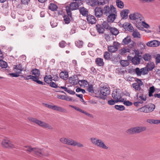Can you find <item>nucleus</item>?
<instances>
[{"label": "nucleus", "mask_w": 160, "mask_h": 160, "mask_svg": "<svg viewBox=\"0 0 160 160\" xmlns=\"http://www.w3.org/2000/svg\"><path fill=\"white\" fill-rule=\"evenodd\" d=\"M23 150L28 153H34L39 157H42L44 155L42 149L38 148H32L30 146H25Z\"/></svg>", "instance_id": "nucleus-1"}, {"label": "nucleus", "mask_w": 160, "mask_h": 160, "mask_svg": "<svg viewBox=\"0 0 160 160\" xmlns=\"http://www.w3.org/2000/svg\"><path fill=\"white\" fill-rule=\"evenodd\" d=\"M28 120L31 122L38 124V125L42 127V128H47L49 129H53V128L49 124L39 120L36 118H29Z\"/></svg>", "instance_id": "nucleus-2"}, {"label": "nucleus", "mask_w": 160, "mask_h": 160, "mask_svg": "<svg viewBox=\"0 0 160 160\" xmlns=\"http://www.w3.org/2000/svg\"><path fill=\"white\" fill-rule=\"evenodd\" d=\"M79 5L77 2H72L69 6L65 7L67 15L70 17H72L71 11L78 9Z\"/></svg>", "instance_id": "nucleus-3"}, {"label": "nucleus", "mask_w": 160, "mask_h": 160, "mask_svg": "<svg viewBox=\"0 0 160 160\" xmlns=\"http://www.w3.org/2000/svg\"><path fill=\"white\" fill-rule=\"evenodd\" d=\"M90 139L92 143L97 147L105 149L108 148L102 140L94 138H92Z\"/></svg>", "instance_id": "nucleus-4"}, {"label": "nucleus", "mask_w": 160, "mask_h": 160, "mask_svg": "<svg viewBox=\"0 0 160 160\" xmlns=\"http://www.w3.org/2000/svg\"><path fill=\"white\" fill-rule=\"evenodd\" d=\"M146 129V128L144 126L136 127L128 129L127 131V133L129 134H133L134 133H139L145 131Z\"/></svg>", "instance_id": "nucleus-5"}, {"label": "nucleus", "mask_w": 160, "mask_h": 160, "mask_svg": "<svg viewBox=\"0 0 160 160\" xmlns=\"http://www.w3.org/2000/svg\"><path fill=\"white\" fill-rule=\"evenodd\" d=\"M107 16V21L108 22L112 23L114 21L117 15L116 9L113 6H112L111 8L110 13Z\"/></svg>", "instance_id": "nucleus-6"}, {"label": "nucleus", "mask_w": 160, "mask_h": 160, "mask_svg": "<svg viewBox=\"0 0 160 160\" xmlns=\"http://www.w3.org/2000/svg\"><path fill=\"white\" fill-rule=\"evenodd\" d=\"M100 91L102 95V96L101 97V98L103 100L105 99L107 96L110 93L109 88L106 86L101 87Z\"/></svg>", "instance_id": "nucleus-7"}, {"label": "nucleus", "mask_w": 160, "mask_h": 160, "mask_svg": "<svg viewBox=\"0 0 160 160\" xmlns=\"http://www.w3.org/2000/svg\"><path fill=\"white\" fill-rule=\"evenodd\" d=\"M43 104H44L46 107L52 110L57 111L63 113H67V110L66 109L58 106L52 105L44 103Z\"/></svg>", "instance_id": "nucleus-8"}, {"label": "nucleus", "mask_w": 160, "mask_h": 160, "mask_svg": "<svg viewBox=\"0 0 160 160\" xmlns=\"http://www.w3.org/2000/svg\"><path fill=\"white\" fill-rule=\"evenodd\" d=\"M129 18L131 20H138L141 21L142 20V17L140 13L138 12H134L129 15Z\"/></svg>", "instance_id": "nucleus-9"}, {"label": "nucleus", "mask_w": 160, "mask_h": 160, "mask_svg": "<svg viewBox=\"0 0 160 160\" xmlns=\"http://www.w3.org/2000/svg\"><path fill=\"white\" fill-rule=\"evenodd\" d=\"M2 145L3 147L8 148H15L14 145L12 143L11 141L8 139H4L2 142Z\"/></svg>", "instance_id": "nucleus-10"}, {"label": "nucleus", "mask_w": 160, "mask_h": 160, "mask_svg": "<svg viewBox=\"0 0 160 160\" xmlns=\"http://www.w3.org/2000/svg\"><path fill=\"white\" fill-rule=\"evenodd\" d=\"M120 44L119 43L114 42H113V45L110 46L108 47V50L111 52H114L117 51L118 48L119 47Z\"/></svg>", "instance_id": "nucleus-11"}, {"label": "nucleus", "mask_w": 160, "mask_h": 160, "mask_svg": "<svg viewBox=\"0 0 160 160\" xmlns=\"http://www.w3.org/2000/svg\"><path fill=\"white\" fill-rule=\"evenodd\" d=\"M112 97L114 100H120L122 99H124L122 98V94L117 90L113 91L112 94Z\"/></svg>", "instance_id": "nucleus-12"}, {"label": "nucleus", "mask_w": 160, "mask_h": 160, "mask_svg": "<svg viewBox=\"0 0 160 160\" xmlns=\"http://www.w3.org/2000/svg\"><path fill=\"white\" fill-rule=\"evenodd\" d=\"M94 15L97 18H101L103 15V10L99 7H96L94 10Z\"/></svg>", "instance_id": "nucleus-13"}, {"label": "nucleus", "mask_w": 160, "mask_h": 160, "mask_svg": "<svg viewBox=\"0 0 160 160\" xmlns=\"http://www.w3.org/2000/svg\"><path fill=\"white\" fill-rule=\"evenodd\" d=\"M60 141L62 143L68 145L72 146L73 140L68 138H62L60 139Z\"/></svg>", "instance_id": "nucleus-14"}, {"label": "nucleus", "mask_w": 160, "mask_h": 160, "mask_svg": "<svg viewBox=\"0 0 160 160\" xmlns=\"http://www.w3.org/2000/svg\"><path fill=\"white\" fill-rule=\"evenodd\" d=\"M146 45L147 46L150 47H157L160 45V42L158 41L154 40L148 42Z\"/></svg>", "instance_id": "nucleus-15"}, {"label": "nucleus", "mask_w": 160, "mask_h": 160, "mask_svg": "<svg viewBox=\"0 0 160 160\" xmlns=\"http://www.w3.org/2000/svg\"><path fill=\"white\" fill-rule=\"evenodd\" d=\"M141 56L139 55V53L137 56H135L132 59V62L134 65H137L140 63Z\"/></svg>", "instance_id": "nucleus-16"}, {"label": "nucleus", "mask_w": 160, "mask_h": 160, "mask_svg": "<svg viewBox=\"0 0 160 160\" xmlns=\"http://www.w3.org/2000/svg\"><path fill=\"white\" fill-rule=\"evenodd\" d=\"M78 78L77 75H74L73 77H71L69 78V82L72 84L76 85L78 82Z\"/></svg>", "instance_id": "nucleus-17"}, {"label": "nucleus", "mask_w": 160, "mask_h": 160, "mask_svg": "<svg viewBox=\"0 0 160 160\" xmlns=\"http://www.w3.org/2000/svg\"><path fill=\"white\" fill-rule=\"evenodd\" d=\"M112 6H113L111 5L110 8L108 6L106 5L102 9L103 14L107 16L111 12V8Z\"/></svg>", "instance_id": "nucleus-18"}, {"label": "nucleus", "mask_w": 160, "mask_h": 160, "mask_svg": "<svg viewBox=\"0 0 160 160\" xmlns=\"http://www.w3.org/2000/svg\"><path fill=\"white\" fill-rule=\"evenodd\" d=\"M87 17V20L89 23L92 24L96 23V20L94 16L91 15H88Z\"/></svg>", "instance_id": "nucleus-19"}, {"label": "nucleus", "mask_w": 160, "mask_h": 160, "mask_svg": "<svg viewBox=\"0 0 160 160\" xmlns=\"http://www.w3.org/2000/svg\"><path fill=\"white\" fill-rule=\"evenodd\" d=\"M129 10L126 9L122 10L120 13V15L122 19H126L127 18L128 14L129 13Z\"/></svg>", "instance_id": "nucleus-20"}, {"label": "nucleus", "mask_w": 160, "mask_h": 160, "mask_svg": "<svg viewBox=\"0 0 160 160\" xmlns=\"http://www.w3.org/2000/svg\"><path fill=\"white\" fill-rule=\"evenodd\" d=\"M80 13L84 16H87L88 15V11L86 8L84 7H80L79 8Z\"/></svg>", "instance_id": "nucleus-21"}, {"label": "nucleus", "mask_w": 160, "mask_h": 160, "mask_svg": "<svg viewBox=\"0 0 160 160\" xmlns=\"http://www.w3.org/2000/svg\"><path fill=\"white\" fill-rule=\"evenodd\" d=\"M95 62L97 65L99 67H102L104 65L103 59L101 58H97L95 60Z\"/></svg>", "instance_id": "nucleus-22"}, {"label": "nucleus", "mask_w": 160, "mask_h": 160, "mask_svg": "<svg viewBox=\"0 0 160 160\" xmlns=\"http://www.w3.org/2000/svg\"><path fill=\"white\" fill-rule=\"evenodd\" d=\"M131 42V39L129 36H128L122 40V44L123 45H126Z\"/></svg>", "instance_id": "nucleus-23"}, {"label": "nucleus", "mask_w": 160, "mask_h": 160, "mask_svg": "<svg viewBox=\"0 0 160 160\" xmlns=\"http://www.w3.org/2000/svg\"><path fill=\"white\" fill-rule=\"evenodd\" d=\"M96 28L98 32L100 34H103L105 30L101 25L98 24L96 25Z\"/></svg>", "instance_id": "nucleus-24"}, {"label": "nucleus", "mask_w": 160, "mask_h": 160, "mask_svg": "<svg viewBox=\"0 0 160 160\" xmlns=\"http://www.w3.org/2000/svg\"><path fill=\"white\" fill-rule=\"evenodd\" d=\"M146 67L149 71H152L155 67L154 63L151 62H148L146 65Z\"/></svg>", "instance_id": "nucleus-25"}, {"label": "nucleus", "mask_w": 160, "mask_h": 160, "mask_svg": "<svg viewBox=\"0 0 160 160\" xmlns=\"http://www.w3.org/2000/svg\"><path fill=\"white\" fill-rule=\"evenodd\" d=\"M109 30L112 35L115 36H116L119 33V31L118 29L115 27H111Z\"/></svg>", "instance_id": "nucleus-26"}, {"label": "nucleus", "mask_w": 160, "mask_h": 160, "mask_svg": "<svg viewBox=\"0 0 160 160\" xmlns=\"http://www.w3.org/2000/svg\"><path fill=\"white\" fill-rule=\"evenodd\" d=\"M14 68L17 70L18 72L21 73L22 71H24V68L22 67V65L21 63H19L17 65H14Z\"/></svg>", "instance_id": "nucleus-27"}, {"label": "nucleus", "mask_w": 160, "mask_h": 160, "mask_svg": "<svg viewBox=\"0 0 160 160\" xmlns=\"http://www.w3.org/2000/svg\"><path fill=\"white\" fill-rule=\"evenodd\" d=\"M59 76L61 78L65 80L67 79L68 77V72H62L60 73Z\"/></svg>", "instance_id": "nucleus-28"}, {"label": "nucleus", "mask_w": 160, "mask_h": 160, "mask_svg": "<svg viewBox=\"0 0 160 160\" xmlns=\"http://www.w3.org/2000/svg\"><path fill=\"white\" fill-rule=\"evenodd\" d=\"M151 55L149 53H145L143 55L142 58L145 61H149L151 59Z\"/></svg>", "instance_id": "nucleus-29"}, {"label": "nucleus", "mask_w": 160, "mask_h": 160, "mask_svg": "<svg viewBox=\"0 0 160 160\" xmlns=\"http://www.w3.org/2000/svg\"><path fill=\"white\" fill-rule=\"evenodd\" d=\"M124 99H122L120 100H109L108 102V103L111 105H114L116 103L118 102H123L124 101Z\"/></svg>", "instance_id": "nucleus-30"}, {"label": "nucleus", "mask_w": 160, "mask_h": 160, "mask_svg": "<svg viewBox=\"0 0 160 160\" xmlns=\"http://www.w3.org/2000/svg\"><path fill=\"white\" fill-rule=\"evenodd\" d=\"M58 8V7L55 4L51 3L49 5V8L52 11H55Z\"/></svg>", "instance_id": "nucleus-31"}, {"label": "nucleus", "mask_w": 160, "mask_h": 160, "mask_svg": "<svg viewBox=\"0 0 160 160\" xmlns=\"http://www.w3.org/2000/svg\"><path fill=\"white\" fill-rule=\"evenodd\" d=\"M110 22H104L102 24V27L106 29L109 30L111 27L110 26Z\"/></svg>", "instance_id": "nucleus-32"}, {"label": "nucleus", "mask_w": 160, "mask_h": 160, "mask_svg": "<svg viewBox=\"0 0 160 160\" xmlns=\"http://www.w3.org/2000/svg\"><path fill=\"white\" fill-rule=\"evenodd\" d=\"M142 85H140L139 83H134L132 84V86L136 90L140 91L141 89V86Z\"/></svg>", "instance_id": "nucleus-33"}, {"label": "nucleus", "mask_w": 160, "mask_h": 160, "mask_svg": "<svg viewBox=\"0 0 160 160\" xmlns=\"http://www.w3.org/2000/svg\"><path fill=\"white\" fill-rule=\"evenodd\" d=\"M137 45L138 48L141 50H143L146 49V46L145 45V44L142 42H138L137 43Z\"/></svg>", "instance_id": "nucleus-34"}, {"label": "nucleus", "mask_w": 160, "mask_h": 160, "mask_svg": "<svg viewBox=\"0 0 160 160\" xmlns=\"http://www.w3.org/2000/svg\"><path fill=\"white\" fill-rule=\"evenodd\" d=\"M32 74L35 76H40V72L39 70L36 68L32 69L31 71Z\"/></svg>", "instance_id": "nucleus-35"}, {"label": "nucleus", "mask_w": 160, "mask_h": 160, "mask_svg": "<svg viewBox=\"0 0 160 160\" xmlns=\"http://www.w3.org/2000/svg\"><path fill=\"white\" fill-rule=\"evenodd\" d=\"M120 63L123 67L127 66L129 64V61L128 60H121L120 61Z\"/></svg>", "instance_id": "nucleus-36"}, {"label": "nucleus", "mask_w": 160, "mask_h": 160, "mask_svg": "<svg viewBox=\"0 0 160 160\" xmlns=\"http://www.w3.org/2000/svg\"><path fill=\"white\" fill-rule=\"evenodd\" d=\"M133 72H135L138 76H140L142 74L141 69H140L138 68H136L134 69H133Z\"/></svg>", "instance_id": "nucleus-37"}, {"label": "nucleus", "mask_w": 160, "mask_h": 160, "mask_svg": "<svg viewBox=\"0 0 160 160\" xmlns=\"http://www.w3.org/2000/svg\"><path fill=\"white\" fill-rule=\"evenodd\" d=\"M116 5L118 7L120 8H122L124 7V4L120 0H116Z\"/></svg>", "instance_id": "nucleus-38"}, {"label": "nucleus", "mask_w": 160, "mask_h": 160, "mask_svg": "<svg viewBox=\"0 0 160 160\" xmlns=\"http://www.w3.org/2000/svg\"><path fill=\"white\" fill-rule=\"evenodd\" d=\"M149 112L153 111L155 108V105L151 103L148 105H147Z\"/></svg>", "instance_id": "nucleus-39"}, {"label": "nucleus", "mask_w": 160, "mask_h": 160, "mask_svg": "<svg viewBox=\"0 0 160 160\" xmlns=\"http://www.w3.org/2000/svg\"><path fill=\"white\" fill-rule=\"evenodd\" d=\"M103 57L106 60H109L111 59L110 54L107 51L104 52Z\"/></svg>", "instance_id": "nucleus-40"}, {"label": "nucleus", "mask_w": 160, "mask_h": 160, "mask_svg": "<svg viewBox=\"0 0 160 160\" xmlns=\"http://www.w3.org/2000/svg\"><path fill=\"white\" fill-rule=\"evenodd\" d=\"M0 66L2 68H6L7 67L8 64L6 62L1 59L0 60Z\"/></svg>", "instance_id": "nucleus-41"}, {"label": "nucleus", "mask_w": 160, "mask_h": 160, "mask_svg": "<svg viewBox=\"0 0 160 160\" xmlns=\"http://www.w3.org/2000/svg\"><path fill=\"white\" fill-rule=\"evenodd\" d=\"M69 17L68 15H65L63 16L64 21L66 24H69L70 22V20Z\"/></svg>", "instance_id": "nucleus-42"}, {"label": "nucleus", "mask_w": 160, "mask_h": 160, "mask_svg": "<svg viewBox=\"0 0 160 160\" xmlns=\"http://www.w3.org/2000/svg\"><path fill=\"white\" fill-rule=\"evenodd\" d=\"M72 146H77L79 147H83V145L82 144L74 140H73Z\"/></svg>", "instance_id": "nucleus-43"}, {"label": "nucleus", "mask_w": 160, "mask_h": 160, "mask_svg": "<svg viewBox=\"0 0 160 160\" xmlns=\"http://www.w3.org/2000/svg\"><path fill=\"white\" fill-rule=\"evenodd\" d=\"M134 38H141V34L136 31H134L132 34Z\"/></svg>", "instance_id": "nucleus-44"}, {"label": "nucleus", "mask_w": 160, "mask_h": 160, "mask_svg": "<svg viewBox=\"0 0 160 160\" xmlns=\"http://www.w3.org/2000/svg\"><path fill=\"white\" fill-rule=\"evenodd\" d=\"M115 108L120 111H123L125 110V108L124 106L121 105H116L114 106Z\"/></svg>", "instance_id": "nucleus-45"}, {"label": "nucleus", "mask_w": 160, "mask_h": 160, "mask_svg": "<svg viewBox=\"0 0 160 160\" xmlns=\"http://www.w3.org/2000/svg\"><path fill=\"white\" fill-rule=\"evenodd\" d=\"M148 109V107L147 105L139 109V110L141 112H143L145 113H148L149 111Z\"/></svg>", "instance_id": "nucleus-46"}, {"label": "nucleus", "mask_w": 160, "mask_h": 160, "mask_svg": "<svg viewBox=\"0 0 160 160\" xmlns=\"http://www.w3.org/2000/svg\"><path fill=\"white\" fill-rule=\"evenodd\" d=\"M142 74L143 75L147 74L148 73V71L146 67L141 68Z\"/></svg>", "instance_id": "nucleus-47"}, {"label": "nucleus", "mask_w": 160, "mask_h": 160, "mask_svg": "<svg viewBox=\"0 0 160 160\" xmlns=\"http://www.w3.org/2000/svg\"><path fill=\"white\" fill-rule=\"evenodd\" d=\"M153 58H155V62L156 64H158V63L160 62V54H157L156 55V56H153Z\"/></svg>", "instance_id": "nucleus-48"}, {"label": "nucleus", "mask_w": 160, "mask_h": 160, "mask_svg": "<svg viewBox=\"0 0 160 160\" xmlns=\"http://www.w3.org/2000/svg\"><path fill=\"white\" fill-rule=\"evenodd\" d=\"M83 42L82 41H78L75 42L76 45L79 48H81L82 46Z\"/></svg>", "instance_id": "nucleus-49"}, {"label": "nucleus", "mask_w": 160, "mask_h": 160, "mask_svg": "<svg viewBox=\"0 0 160 160\" xmlns=\"http://www.w3.org/2000/svg\"><path fill=\"white\" fill-rule=\"evenodd\" d=\"M20 73H21L18 71L17 72L15 73H9V74L10 76L12 77H18L19 76V74Z\"/></svg>", "instance_id": "nucleus-50"}, {"label": "nucleus", "mask_w": 160, "mask_h": 160, "mask_svg": "<svg viewBox=\"0 0 160 160\" xmlns=\"http://www.w3.org/2000/svg\"><path fill=\"white\" fill-rule=\"evenodd\" d=\"M158 120H154L152 119H148L147 122L151 124L153 123L155 124H158Z\"/></svg>", "instance_id": "nucleus-51"}, {"label": "nucleus", "mask_w": 160, "mask_h": 160, "mask_svg": "<svg viewBox=\"0 0 160 160\" xmlns=\"http://www.w3.org/2000/svg\"><path fill=\"white\" fill-rule=\"evenodd\" d=\"M87 90L89 92H93L94 90L93 88V86L92 84L89 85L88 88H87Z\"/></svg>", "instance_id": "nucleus-52"}, {"label": "nucleus", "mask_w": 160, "mask_h": 160, "mask_svg": "<svg viewBox=\"0 0 160 160\" xmlns=\"http://www.w3.org/2000/svg\"><path fill=\"white\" fill-rule=\"evenodd\" d=\"M50 86L53 88H58V86L54 82H51L50 83Z\"/></svg>", "instance_id": "nucleus-53"}, {"label": "nucleus", "mask_w": 160, "mask_h": 160, "mask_svg": "<svg viewBox=\"0 0 160 160\" xmlns=\"http://www.w3.org/2000/svg\"><path fill=\"white\" fill-rule=\"evenodd\" d=\"M59 46L61 48H64L66 46V42L64 41H62L59 43Z\"/></svg>", "instance_id": "nucleus-54"}, {"label": "nucleus", "mask_w": 160, "mask_h": 160, "mask_svg": "<svg viewBox=\"0 0 160 160\" xmlns=\"http://www.w3.org/2000/svg\"><path fill=\"white\" fill-rule=\"evenodd\" d=\"M123 102V104L127 106H130L132 105V103L129 101H124Z\"/></svg>", "instance_id": "nucleus-55"}, {"label": "nucleus", "mask_w": 160, "mask_h": 160, "mask_svg": "<svg viewBox=\"0 0 160 160\" xmlns=\"http://www.w3.org/2000/svg\"><path fill=\"white\" fill-rule=\"evenodd\" d=\"M39 76H32V78H31V79L35 82H37V81H38L39 80V78L38 77Z\"/></svg>", "instance_id": "nucleus-56"}, {"label": "nucleus", "mask_w": 160, "mask_h": 160, "mask_svg": "<svg viewBox=\"0 0 160 160\" xmlns=\"http://www.w3.org/2000/svg\"><path fill=\"white\" fill-rule=\"evenodd\" d=\"M104 36V38L107 41H108L111 40V38L109 35L105 34Z\"/></svg>", "instance_id": "nucleus-57"}, {"label": "nucleus", "mask_w": 160, "mask_h": 160, "mask_svg": "<svg viewBox=\"0 0 160 160\" xmlns=\"http://www.w3.org/2000/svg\"><path fill=\"white\" fill-rule=\"evenodd\" d=\"M130 32H132L133 31V28L132 25L130 23V25L128 27V28L127 29Z\"/></svg>", "instance_id": "nucleus-58"}, {"label": "nucleus", "mask_w": 160, "mask_h": 160, "mask_svg": "<svg viewBox=\"0 0 160 160\" xmlns=\"http://www.w3.org/2000/svg\"><path fill=\"white\" fill-rule=\"evenodd\" d=\"M143 102V101H140L134 102L133 104L135 106L138 107L139 104H142Z\"/></svg>", "instance_id": "nucleus-59"}, {"label": "nucleus", "mask_w": 160, "mask_h": 160, "mask_svg": "<svg viewBox=\"0 0 160 160\" xmlns=\"http://www.w3.org/2000/svg\"><path fill=\"white\" fill-rule=\"evenodd\" d=\"M122 52L123 53H125L127 52H130V50L129 49L126 48H123L122 50Z\"/></svg>", "instance_id": "nucleus-60"}, {"label": "nucleus", "mask_w": 160, "mask_h": 160, "mask_svg": "<svg viewBox=\"0 0 160 160\" xmlns=\"http://www.w3.org/2000/svg\"><path fill=\"white\" fill-rule=\"evenodd\" d=\"M66 92L72 95H74L75 93V92L74 91H72L71 90L68 89V88H67Z\"/></svg>", "instance_id": "nucleus-61"}, {"label": "nucleus", "mask_w": 160, "mask_h": 160, "mask_svg": "<svg viewBox=\"0 0 160 160\" xmlns=\"http://www.w3.org/2000/svg\"><path fill=\"white\" fill-rule=\"evenodd\" d=\"M50 24L52 28H54L57 26V23L53 21L50 22Z\"/></svg>", "instance_id": "nucleus-62"}, {"label": "nucleus", "mask_w": 160, "mask_h": 160, "mask_svg": "<svg viewBox=\"0 0 160 160\" xmlns=\"http://www.w3.org/2000/svg\"><path fill=\"white\" fill-rule=\"evenodd\" d=\"M130 25V23L126 22L124 23V27L123 28L126 30L127 28H128V27Z\"/></svg>", "instance_id": "nucleus-63"}, {"label": "nucleus", "mask_w": 160, "mask_h": 160, "mask_svg": "<svg viewBox=\"0 0 160 160\" xmlns=\"http://www.w3.org/2000/svg\"><path fill=\"white\" fill-rule=\"evenodd\" d=\"M139 98L142 100L141 101H145L146 100V97L145 96H143L142 95H141L139 96Z\"/></svg>", "instance_id": "nucleus-64"}]
</instances>
